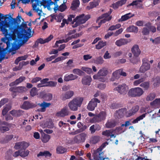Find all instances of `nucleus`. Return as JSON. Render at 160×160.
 <instances>
[{"label":"nucleus","instance_id":"obj_24","mask_svg":"<svg viewBox=\"0 0 160 160\" xmlns=\"http://www.w3.org/2000/svg\"><path fill=\"white\" fill-rule=\"evenodd\" d=\"M78 77L72 74L66 75L64 77V80L65 81L74 80L77 79Z\"/></svg>","mask_w":160,"mask_h":160},{"label":"nucleus","instance_id":"obj_7","mask_svg":"<svg viewBox=\"0 0 160 160\" xmlns=\"http://www.w3.org/2000/svg\"><path fill=\"white\" fill-rule=\"evenodd\" d=\"M108 72V69L107 68H103L99 71L97 74L93 76V78L95 79L100 80V81L104 82L106 79L103 77L106 76Z\"/></svg>","mask_w":160,"mask_h":160},{"label":"nucleus","instance_id":"obj_12","mask_svg":"<svg viewBox=\"0 0 160 160\" xmlns=\"http://www.w3.org/2000/svg\"><path fill=\"white\" fill-rule=\"evenodd\" d=\"M100 102V101L98 99L95 98H93L88 103L87 108L90 111H93L97 107V103Z\"/></svg>","mask_w":160,"mask_h":160},{"label":"nucleus","instance_id":"obj_39","mask_svg":"<svg viewBox=\"0 0 160 160\" xmlns=\"http://www.w3.org/2000/svg\"><path fill=\"white\" fill-rule=\"evenodd\" d=\"M116 125L115 122L113 120L108 121L106 124V127L108 128L114 127Z\"/></svg>","mask_w":160,"mask_h":160},{"label":"nucleus","instance_id":"obj_3","mask_svg":"<svg viewBox=\"0 0 160 160\" xmlns=\"http://www.w3.org/2000/svg\"><path fill=\"white\" fill-rule=\"evenodd\" d=\"M83 100V98L82 97L74 98L68 103V106L71 111H77L78 107H81Z\"/></svg>","mask_w":160,"mask_h":160},{"label":"nucleus","instance_id":"obj_62","mask_svg":"<svg viewBox=\"0 0 160 160\" xmlns=\"http://www.w3.org/2000/svg\"><path fill=\"white\" fill-rule=\"evenodd\" d=\"M72 72L75 74L81 76L82 75L83 72L80 69H74L73 70Z\"/></svg>","mask_w":160,"mask_h":160},{"label":"nucleus","instance_id":"obj_13","mask_svg":"<svg viewBox=\"0 0 160 160\" xmlns=\"http://www.w3.org/2000/svg\"><path fill=\"white\" fill-rule=\"evenodd\" d=\"M21 36L22 37H18V35H16L18 38L20 39H22L24 38H25L26 39V41L30 38L31 37V29L30 28H28L27 29H25L23 31V32H21Z\"/></svg>","mask_w":160,"mask_h":160},{"label":"nucleus","instance_id":"obj_46","mask_svg":"<svg viewBox=\"0 0 160 160\" xmlns=\"http://www.w3.org/2000/svg\"><path fill=\"white\" fill-rule=\"evenodd\" d=\"M50 138L49 135L45 134L42 136V141L44 143H46L49 141Z\"/></svg>","mask_w":160,"mask_h":160},{"label":"nucleus","instance_id":"obj_26","mask_svg":"<svg viewBox=\"0 0 160 160\" xmlns=\"http://www.w3.org/2000/svg\"><path fill=\"white\" fill-rule=\"evenodd\" d=\"M6 124L7 123L6 122L0 120V131L1 132L4 133L9 130V128L7 126H5Z\"/></svg>","mask_w":160,"mask_h":160},{"label":"nucleus","instance_id":"obj_60","mask_svg":"<svg viewBox=\"0 0 160 160\" xmlns=\"http://www.w3.org/2000/svg\"><path fill=\"white\" fill-rule=\"evenodd\" d=\"M58 125L60 127L62 128L68 127L69 124L68 123H64L62 121H60L58 123Z\"/></svg>","mask_w":160,"mask_h":160},{"label":"nucleus","instance_id":"obj_4","mask_svg":"<svg viewBox=\"0 0 160 160\" xmlns=\"http://www.w3.org/2000/svg\"><path fill=\"white\" fill-rule=\"evenodd\" d=\"M90 18L89 15H87L85 16L84 14H82L78 16H77L76 18H74L72 24L75 23L72 26L73 28H75L80 24L85 23Z\"/></svg>","mask_w":160,"mask_h":160},{"label":"nucleus","instance_id":"obj_19","mask_svg":"<svg viewBox=\"0 0 160 160\" xmlns=\"http://www.w3.org/2000/svg\"><path fill=\"white\" fill-rule=\"evenodd\" d=\"M74 94L73 91H69L64 93L62 94L61 96V98L63 100L70 99L73 96Z\"/></svg>","mask_w":160,"mask_h":160},{"label":"nucleus","instance_id":"obj_5","mask_svg":"<svg viewBox=\"0 0 160 160\" xmlns=\"http://www.w3.org/2000/svg\"><path fill=\"white\" fill-rule=\"evenodd\" d=\"M144 91L140 88L137 87L132 88L130 89L128 92V96L132 97H139L143 93Z\"/></svg>","mask_w":160,"mask_h":160},{"label":"nucleus","instance_id":"obj_25","mask_svg":"<svg viewBox=\"0 0 160 160\" xmlns=\"http://www.w3.org/2000/svg\"><path fill=\"white\" fill-rule=\"evenodd\" d=\"M36 106V105L35 104L28 102H25L22 105L21 108L24 109H28Z\"/></svg>","mask_w":160,"mask_h":160},{"label":"nucleus","instance_id":"obj_11","mask_svg":"<svg viewBox=\"0 0 160 160\" xmlns=\"http://www.w3.org/2000/svg\"><path fill=\"white\" fill-rule=\"evenodd\" d=\"M70 114V112L67 107H65L62 109L60 111L57 112L56 116L59 118H64L66 116H68Z\"/></svg>","mask_w":160,"mask_h":160},{"label":"nucleus","instance_id":"obj_33","mask_svg":"<svg viewBox=\"0 0 160 160\" xmlns=\"http://www.w3.org/2000/svg\"><path fill=\"white\" fill-rule=\"evenodd\" d=\"M38 105L42 108L40 111L42 112L45 111L46 108L48 107L51 105V103L43 102L41 104H39Z\"/></svg>","mask_w":160,"mask_h":160},{"label":"nucleus","instance_id":"obj_41","mask_svg":"<svg viewBox=\"0 0 160 160\" xmlns=\"http://www.w3.org/2000/svg\"><path fill=\"white\" fill-rule=\"evenodd\" d=\"M127 31L129 32L137 33L138 31V27L132 25L128 27L127 29Z\"/></svg>","mask_w":160,"mask_h":160},{"label":"nucleus","instance_id":"obj_38","mask_svg":"<svg viewBox=\"0 0 160 160\" xmlns=\"http://www.w3.org/2000/svg\"><path fill=\"white\" fill-rule=\"evenodd\" d=\"M80 4V2L79 0H73L72 3L71 8L73 10H75L77 8Z\"/></svg>","mask_w":160,"mask_h":160},{"label":"nucleus","instance_id":"obj_30","mask_svg":"<svg viewBox=\"0 0 160 160\" xmlns=\"http://www.w3.org/2000/svg\"><path fill=\"white\" fill-rule=\"evenodd\" d=\"M151 106L154 108H158L160 107V98H157L150 104Z\"/></svg>","mask_w":160,"mask_h":160},{"label":"nucleus","instance_id":"obj_57","mask_svg":"<svg viewBox=\"0 0 160 160\" xmlns=\"http://www.w3.org/2000/svg\"><path fill=\"white\" fill-rule=\"evenodd\" d=\"M99 141V137L98 136H93L91 139L90 142L92 144H95Z\"/></svg>","mask_w":160,"mask_h":160},{"label":"nucleus","instance_id":"obj_20","mask_svg":"<svg viewBox=\"0 0 160 160\" xmlns=\"http://www.w3.org/2000/svg\"><path fill=\"white\" fill-rule=\"evenodd\" d=\"M131 41L130 40L125 38H121L117 40L115 42V44L118 46L120 47L127 44Z\"/></svg>","mask_w":160,"mask_h":160},{"label":"nucleus","instance_id":"obj_40","mask_svg":"<svg viewBox=\"0 0 160 160\" xmlns=\"http://www.w3.org/2000/svg\"><path fill=\"white\" fill-rule=\"evenodd\" d=\"M107 42L106 41H99L98 44L96 45V48L97 49H99L103 47L106 45Z\"/></svg>","mask_w":160,"mask_h":160},{"label":"nucleus","instance_id":"obj_48","mask_svg":"<svg viewBox=\"0 0 160 160\" xmlns=\"http://www.w3.org/2000/svg\"><path fill=\"white\" fill-rule=\"evenodd\" d=\"M66 148L62 146H59L57 148V152L58 153H63L67 152Z\"/></svg>","mask_w":160,"mask_h":160},{"label":"nucleus","instance_id":"obj_18","mask_svg":"<svg viewBox=\"0 0 160 160\" xmlns=\"http://www.w3.org/2000/svg\"><path fill=\"white\" fill-rule=\"evenodd\" d=\"M29 145L28 143L24 142H20L16 143L14 148L16 149H24L27 148Z\"/></svg>","mask_w":160,"mask_h":160},{"label":"nucleus","instance_id":"obj_16","mask_svg":"<svg viewBox=\"0 0 160 160\" xmlns=\"http://www.w3.org/2000/svg\"><path fill=\"white\" fill-rule=\"evenodd\" d=\"M79 36V34L76 33L74 35H72L71 37H69L67 38L66 39H63L61 40H59L58 41H57L55 42L56 45H58V43H61L63 42H68L69 41L71 40L72 38H74Z\"/></svg>","mask_w":160,"mask_h":160},{"label":"nucleus","instance_id":"obj_37","mask_svg":"<svg viewBox=\"0 0 160 160\" xmlns=\"http://www.w3.org/2000/svg\"><path fill=\"white\" fill-rule=\"evenodd\" d=\"M89 5V6H87L86 7L87 9L88 10H90L98 6L99 5V3L98 1H93L90 2Z\"/></svg>","mask_w":160,"mask_h":160},{"label":"nucleus","instance_id":"obj_54","mask_svg":"<svg viewBox=\"0 0 160 160\" xmlns=\"http://www.w3.org/2000/svg\"><path fill=\"white\" fill-rule=\"evenodd\" d=\"M60 43L58 44V45H56L55 43V45H54V47L55 48H58L59 47L58 49H53L52 50H62L63 49L66 47V45L65 44H60Z\"/></svg>","mask_w":160,"mask_h":160},{"label":"nucleus","instance_id":"obj_29","mask_svg":"<svg viewBox=\"0 0 160 160\" xmlns=\"http://www.w3.org/2000/svg\"><path fill=\"white\" fill-rule=\"evenodd\" d=\"M65 2L63 1V3L61 5L58 7V5H57L56 7H54L53 9L55 11L57 10H59L61 12L64 11L67 8V6L65 4Z\"/></svg>","mask_w":160,"mask_h":160},{"label":"nucleus","instance_id":"obj_2","mask_svg":"<svg viewBox=\"0 0 160 160\" xmlns=\"http://www.w3.org/2000/svg\"><path fill=\"white\" fill-rule=\"evenodd\" d=\"M0 19H4V21L3 22V24L0 28L1 31L4 35V37L7 36L9 31V28L12 25L13 18L11 15H7L5 16L2 13H0Z\"/></svg>","mask_w":160,"mask_h":160},{"label":"nucleus","instance_id":"obj_22","mask_svg":"<svg viewBox=\"0 0 160 160\" xmlns=\"http://www.w3.org/2000/svg\"><path fill=\"white\" fill-rule=\"evenodd\" d=\"M92 79L89 76H86L83 77L82 80V83L84 85L89 86L91 84Z\"/></svg>","mask_w":160,"mask_h":160},{"label":"nucleus","instance_id":"obj_44","mask_svg":"<svg viewBox=\"0 0 160 160\" xmlns=\"http://www.w3.org/2000/svg\"><path fill=\"white\" fill-rule=\"evenodd\" d=\"M93 62L97 64H101L104 62V60L102 58L99 57L93 59Z\"/></svg>","mask_w":160,"mask_h":160},{"label":"nucleus","instance_id":"obj_28","mask_svg":"<svg viewBox=\"0 0 160 160\" xmlns=\"http://www.w3.org/2000/svg\"><path fill=\"white\" fill-rule=\"evenodd\" d=\"M134 14L131 12L126 14L122 16L121 18L119 20V22H123L133 17Z\"/></svg>","mask_w":160,"mask_h":160},{"label":"nucleus","instance_id":"obj_52","mask_svg":"<svg viewBox=\"0 0 160 160\" xmlns=\"http://www.w3.org/2000/svg\"><path fill=\"white\" fill-rule=\"evenodd\" d=\"M11 106L10 105H7L5 107L2 111V114L3 115H5L8 111L10 110Z\"/></svg>","mask_w":160,"mask_h":160},{"label":"nucleus","instance_id":"obj_43","mask_svg":"<svg viewBox=\"0 0 160 160\" xmlns=\"http://www.w3.org/2000/svg\"><path fill=\"white\" fill-rule=\"evenodd\" d=\"M51 154L48 151H45L43 152H40L37 155V157H39L40 156H43L46 157H50L51 156Z\"/></svg>","mask_w":160,"mask_h":160},{"label":"nucleus","instance_id":"obj_17","mask_svg":"<svg viewBox=\"0 0 160 160\" xmlns=\"http://www.w3.org/2000/svg\"><path fill=\"white\" fill-rule=\"evenodd\" d=\"M128 111L126 108H122L118 111H116L115 114L117 116H118L120 117H122L123 116H125L126 117H129L127 115Z\"/></svg>","mask_w":160,"mask_h":160},{"label":"nucleus","instance_id":"obj_64","mask_svg":"<svg viewBox=\"0 0 160 160\" xmlns=\"http://www.w3.org/2000/svg\"><path fill=\"white\" fill-rule=\"evenodd\" d=\"M111 57V55L108 51L105 53L103 58L105 59H109Z\"/></svg>","mask_w":160,"mask_h":160},{"label":"nucleus","instance_id":"obj_8","mask_svg":"<svg viewBox=\"0 0 160 160\" xmlns=\"http://www.w3.org/2000/svg\"><path fill=\"white\" fill-rule=\"evenodd\" d=\"M106 116V113L105 112L102 111L100 113L94 117L90 120L92 123L98 122L105 119Z\"/></svg>","mask_w":160,"mask_h":160},{"label":"nucleus","instance_id":"obj_15","mask_svg":"<svg viewBox=\"0 0 160 160\" xmlns=\"http://www.w3.org/2000/svg\"><path fill=\"white\" fill-rule=\"evenodd\" d=\"M142 62L143 63L140 68L139 71L140 72L144 73L150 69V66L147 62V59H143Z\"/></svg>","mask_w":160,"mask_h":160},{"label":"nucleus","instance_id":"obj_27","mask_svg":"<svg viewBox=\"0 0 160 160\" xmlns=\"http://www.w3.org/2000/svg\"><path fill=\"white\" fill-rule=\"evenodd\" d=\"M152 110H150L149 109L148 110H147V113L143 114L137 117L136 119H135L132 121V123L134 124L138 123V121L143 119V118L145 117L147 113H150L152 112Z\"/></svg>","mask_w":160,"mask_h":160},{"label":"nucleus","instance_id":"obj_47","mask_svg":"<svg viewBox=\"0 0 160 160\" xmlns=\"http://www.w3.org/2000/svg\"><path fill=\"white\" fill-rule=\"evenodd\" d=\"M153 82L154 87H158L160 83V76L155 78L153 80Z\"/></svg>","mask_w":160,"mask_h":160},{"label":"nucleus","instance_id":"obj_32","mask_svg":"<svg viewBox=\"0 0 160 160\" xmlns=\"http://www.w3.org/2000/svg\"><path fill=\"white\" fill-rule=\"evenodd\" d=\"M26 79L25 77L24 76H21L19 77L15 81L11 83L10 84V86H13L14 85H16L20 83H21L22 81H24Z\"/></svg>","mask_w":160,"mask_h":160},{"label":"nucleus","instance_id":"obj_23","mask_svg":"<svg viewBox=\"0 0 160 160\" xmlns=\"http://www.w3.org/2000/svg\"><path fill=\"white\" fill-rule=\"evenodd\" d=\"M10 90L13 92H22L27 91V88L24 87H13L10 88Z\"/></svg>","mask_w":160,"mask_h":160},{"label":"nucleus","instance_id":"obj_1","mask_svg":"<svg viewBox=\"0 0 160 160\" xmlns=\"http://www.w3.org/2000/svg\"><path fill=\"white\" fill-rule=\"evenodd\" d=\"M21 17L17 16L16 18H14L12 22V25L9 28L7 36L1 38L2 41L6 43L7 47H9L11 46L10 41L12 40H15L16 38V35L18 37H22L21 32L25 29L28 28L26 23H22L20 26L21 20Z\"/></svg>","mask_w":160,"mask_h":160},{"label":"nucleus","instance_id":"obj_36","mask_svg":"<svg viewBox=\"0 0 160 160\" xmlns=\"http://www.w3.org/2000/svg\"><path fill=\"white\" fill-rule=\"evenodd\" d=\"M41 126L42 128L47 127L49 128H52L54 127L53 124L51 119H49L47 121L45 124L43 125V124H42Z\"/></svg>","mask_w":160,"mask_h":160},{"label":"nucleus","instance_id":"obj_21","mask_svg":"<svg viewBox=\"0 0 160 160\" xmlns=\"http://www.w3.org/2000/svg\"><path fill=\"white\" fill-rule=\"evenodd\" d=\"M139 107L138 105H136L133 107L132 108L128 111L127 115L130 117L134 115L138 112L139 109Z\"/></svg>","mask_w":160,"mask_h":160},{"label":"nucleus","instance_id":"obj_42","mask_svg":"<svg viewBox=\"0 0 160 160\" xmlns=\"http://www.w3.org/2000/svg\"><path fill=\"white\" fill-rule=\"evenodd\" d=\"M145 26L147 27L151 31L154 33L156 31V28L154 26L151 25L150 22H148L145 25Z\"/></svg>","mask_w":160,"mask_h":160},{"label":"nucleus","instance_id":"obj_6","mask_svg":"<svg viewBox=\"0 0 160 160\" xmlns=\"http://www.w3.org/2000/svg\"><path fill=\"white\" fill-rule=\"evenodd\" d=\"M32 4V7L33 10H35L36 12L40 11L41 12L42 10H39L38 8H37L38 6H43L44 8L46 7V4L47 2V0H31Z\"/></svg>","mask_w":160,"mask_h":160},{"label":"nucleus","instance_id":"obj_9","mask_svg":"<svg viewBox=\"0 0 160 160\" xmlns=\"http://www.w3.org/2000/svg\"><path fill=\"white\" fill-rule=\"evenodd\" d=\"M102 146L94 152L93 156L95 160H105L106 158H103V153L102 152Z\"/></svg>","mask_w":160,"mask_h":160},{"label":"nucleus","instance_id":"obj_51","mask_svg":"<svg viewBox=\"0 0 160 160\" xmlns=\"http://www.w3.org/2000/svg\"><path fill=\"white\" fill-rule=\"evenodd\" d=\"M29 152V151L28 150H25L24 149L21 150L20 156L23 158L25 157L28 155Z\"/></svg>","mask_w":160,"mask_h":160},{"label":"nucleus","instance_id":"obj_50","mask_svg":"<svg viewBox=\"0 0 160 160\" xmlns=\"http://www.w3.org/2000/svg\"><path fill=\"white\" fill-rule=\"evenodd\" d=\"M28 57L27 55H25L24 56L18 57L15 60V62L16 64H18L19 62L22 60H25Z\"/></svg>","mask_w":160,"mask_h":160},{"label":"nucleus","instance_id":"obj_61","mask_svg":"<svg viewBox=\"0 0 160 160\" xmlns=\"http://www.w3.org/2000/svg\"><path fill=\"white\" fill-rule=\"evenodd\" d=\"M144 80V79L143 78H141L138 80H135L133 82V85L134 86H137Z\"/></svg>","mask_w":160,"mask_h":160},{"label":"nucleus","instance_id":"obj_63","mask_svg":"<svg viewBox=\"0 0 160 160\" xmlns=\"http://www.w3.org/2000/svg\"><path fill=\"white\" fill-rule=\"evenodd\" d=\"M142 33L143 35H148L149 33V29L146 27L143 28L142 31Z\"/></svg>","mask_w":160,"mask_h":160},{"label":"nucleus","instance_id":"obj_53","mask_svg":"<svg viewBox=\"0 0 160 160\" xmlns=\"http://www.w3.org/2000/svg\"><path fill=\"white\" fill-rule=\"evenodd\" d=\"M150 40L153 44L157 45L160 44V37H157L154 39L151 38Z\"/></svg>","mask_w":160,"mask_h":160},{"label":"nucleus","instance_id":"obj_58","mask_svg":"<svg viewBox=\"0 0 160 160\" xmlns=\"http://www.w3.org/2000/svg\"><path fill=\"white\" fill-rule=\"evenodd\" d=\"M81 69L88 74L91 73L92 72V69L89 68L83 67L81 68Z\"/></svg>","mask_w":160,"mask_h":160},{"label":"nucleus","instance_id":"obj_31","mask_svg":"<svg viewBox=\"0 0 160 160\" xmlns=\"http://www.w3.org/2000/svg\"><path fill=\"white\" fill-rule=\"evenodd\" d=\"M9 47H7L5 48H3L1 47L0 46V50H17L19 48V46L17 44L15 41L12 44V48L9 49H7V48Z\"/></svg>","mask_w":160,"mask_h":160},{"label":"nucleus","instance_id":"obj_35","mask_svg":"<svg viewBox=\"0 0 160 160\" xmlns=\"http://www.w3.org/2000/svg\"><path fill=\"white\" fill-rule=\"evenodd\" d=\"M23 113V111L20 110H13L10 112V113L14 117H19Z\"/></svg>","mask_w":160,"mask_h":160},{"label":"nucleus","instance_id":"obj_55","mask_svg":"<svg viewBox=\"0 0 160 160\" xmlns=\"http://www.w3.org/2000/svg\"><path fill=\"white\" fill-rule=\"evenodd\" d=\"M113 130L111 129L106 130L102 132V134L108 137L110 136L111 134L113 133Z\"/></svg>","mask_w":160,"mask_h":160},{"label":"nucleus","instance_id":"obj_45","mask_svg":"<svg viewBox=\"0 0 160 160\" xmlns=\"http://www.w3.org/2000/svg\"><path fill=\"white\" fill-rule=\"evenodd\" d=\"M118 72V70H117L113 73L112 76L111 78V81H114L116 79H118L119 78L120 75Z\"/></svg>","mask_w":160,"mask_h":160},{"label":"nucleus","instance_id":"obj_14","mask_svg":"<svg viewBox=\"0 0 160 160\" xmlns=\"http://www.w3.org/2000/svg\"><path fill=\"white\" fill-rule=\"evenodd\" d=\"M53 38V36L52 35H51L44 39H43L42 38H39L35 42L33 46L35 47H38L39 43H40V44H44L46 42H48L51 41Z\"/></svg>","mask_w":160,"mask_h":160},{"label":"nucleus","instance_id":"obj_10","mask_svg":"<svg viewBox=\"0 0 160 160\" xmlns=\"http://www.w3.org/2000/svg\"><path fill=\"white\" fill-rule=\"evenodd\" d=\"M128 89V86L126 84L123 83L119 85L114 90H117L120 94L124 95L127 93Z\"/></svg>","mask_w":160,"mask_h":160},{"label":"nucleus","instance_id":"obj_34","mask_svg":"<svg viewBox=\"0 0 160 160\" xmlns=\"http://www.w3.org/2000/svg\"><path fill=\"white\" fill-rule=\"evenodd\" d=\"M12 135H8L6 136L4 138H2L0 139V142L2 143H6L11 140L13 138Z\"/></svg>","mask_w":160,"mask_h":160},{"label":"nucleus","instance_id":"obj_49","mask_svg":"<svg viewBox=\"0 0 160 160\" xmlns=\"http://www.w3.org/2000/svg\"><path fill=\"white\" fill-rule=\"evenodd\" d=\"M156 95L154 93H151L148 95L146 98L147 101H151L153 100L155 98Z\"/></svg>","mask_w":160,"mask_h":160},{"label":"nucleus","instance_id":"obj_56","mask_svg":"<svg viewBox=\"0 0 160 160\" xmlns=\"http://www.w3.org/2000/svg\"><path fill=\"white\" fill-rule=\"evenodd\" d=\"M140 86L144 88L145 90H147L149 87V83L148 82H144L142 83Z\"/></svg>","mask_w":160,"mask_h":160},{"label":"nucleus","instance_id":"obj_59","mask_svg":"<svg viewBox=\"0 0 160 160\" xmlns=\"http://www.w3.org/2000/svg\"><path fill=\"white\" fill-rule=\"evenodd\" d=\"M31 95L32 97H34L37 95V90L36 88H32L30 92Z\"/></svg>","mask_w":160,"mask_h":160}]
</instances>
